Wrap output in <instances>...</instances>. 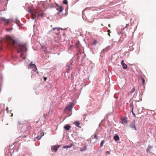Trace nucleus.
<instances>
[{
  "label": "nucleus",
  "instance_id": "11",
  "mask_svg": "<svg viewBox=\"0 0 156 156\" xmlns=\"http://www.w3.org/2000/svg\"><path fill=\"white\" fill-rule=\"evenodd\" d=\"M58 149V147H57L56 146H53L52 147L51 149L52 151H53L55 152H56Z\"/></svg>",
  "mask_w": 156,
  "mask_h": 156
},
{
  "label": "nucleus",
  "instance_id": "9",
  "mask_svg": "<svg viewBox=\"0 0 156 156\" xmlns=\"http://www.w3.org/2000/svg\"><path fill=\"white\" fill-rule=\"evenodd\" d=\"M63 7L61 6H60L56 8L57 10L59 12H59H62L63 10Z\"/></svg>",
  "mask_w": 156,
  "mask_h": 156
},
{
  "label": "nucleus",
  "instance_id": "29",
  "mask_svg": "<svg viewBox=\"0 0 156 156\" xmlns=\"http://www.w3.org/2000/svg\"><path fill=\"white\" fill-rule=\"evenodd\" d=\"M6 111H7V112H9V108H8V107H7L6 108Z\"/></svg>",
  "mask_w": 156,
  "mask_h": 156
},
{
  "label": "nucleus",
  "instance_id": "37",
  "mask_svg": "<svg viewBox=\"0 0 156 156\" xmlns=\"http://www.w3.org/2000/svg\"><path fill=\"white\" fill-rule=\"evenodd\" d=\"M55 5H57V4H56V3H55Z\"/></svg>",
  "mask_w": 156,
  "mask_h": 156
},
{
  "label": "nucleus",
  "instance_id": "12",
  "mask_svg": "<svg viewBox=\"0 0 156 156\" xmlns=\"http://www.w3.org/2000/svg\"><path fill=\"white\" fill-rule=\"evenodd\" d=\"M55 41L56 42L58 43L59 41V38L58 37H55Z\"/></svg>",
  "mask_w": 156,
  "mask_h": 156
},
{
  "label": "nucleus",
  "instance_id": "38",
  "mask_svg": "<svg viewBox=\"0 0 156 156\" xmlns=\"http://www.w3.org/2000/svg\"><path fill=\"white\" fill-rule=\"evenodd\" d=\"M55 6H54V7H55ZM51 7H54V6H51Z\"/></svg>",
  "mask_w": 156,
  "mask_h": 156
},
{
  "label": "nucleus",
  "instance_id": "36",
  "mask_svg": "<svg viewBox=\"0 0 156 156\" xmlns=\"http://www.w3.org/2000/svg\"><path fill=\"white\" fill-rule=\"evenodd\" d=\"M84 10H83V12H82V13H83V12H84Z\"/></svg>",
  "mask_w": 156,
  "mask_h": 156
},
{
  "label": "nucleus",
  "instance_id": "3",
  "mask_svg": "<svg viewBox=\"0 0 156 156\" xmlns=\"http://www.w3.org/2000/svg\"><path fill=\"white\" fill-rule=\"evenodd\" d=\"M9 19H6L4 18L1 17L0 18V23L2 22H4L5 24L8 25L9 23Z\"/></svg>",
  "mask_w": 156,
  "mask_h": 156
},
{
  "label": "nucleus",
  "instance_id": "39",
  "mask_svg": "<svg viewBox=\"0 0 156 156\" xmlns=\"http://www.w3.org/2000/svg\"><path fill=\"white\" fill-rule=\"evenodd\" d=\"M108 26H109V27H110V25L109 24Z\"/></svg>",
  "mask_w": 156,
  "mask_h": 156
},
{
  "label": "nucleus",
  "instance_id": "4",
  "mask_svg": "<svg viewBox=\"0 0 156 156\" xmlns=\"http://www.w3.org/2000/svg\"><path fill=\"white\" fill-rule=\"evenodd\" d=\"M28 67L29 69H33L32 70V71H36L37 70L36 66L34 64L32 63L28 65Z\"/></svg>",
  "mask_w": 156,
  "mask_h": 156
},
{
  "label": "nucleus",
  "instance_id": "16",
  "mask_svg": "<svg viewBox=\"0 0 156 156\" xmlns=\"http://www.w3.org/2000/svg\"><path fill=\"white\" fill-rule=\"evenodd\" d=\"M130 107L132 109V111L131 112H133V103L132 102L130 104Z\"/></svg>",
  "mask_w": 156,
  "mask_h": 156
},
{
  "label": "nucleus",
  "instance_id": "10",
  "mask_svg": "<svg viewBox=\"0 0 156 156\" xmlns=\"http://www.w3.org/2000/svg\"><path fill=\"white\" fill-rule=\"evenodd\" d=\"M74 124H75L76 126L80 128V123L79 122L75 121L74 122Z\"/></svg>",
  "mask_w": 156,
  "mask_h": 156
},
{
  "label": "nucleus",
  "instance_id": "25",
  "mask_svg": "<svg viewBox=\"0 0 156 156\" xmlns=\"http://www.w3.org/2000/svg\"><path fill=\"white\" fill-rule=\"evenodd\" d=\"M104 140H103L101 143H100V146H101V147H102V146H103V144H104Z\"/></svg>",
  "mask_w": 156,
  "mask_h": 156
},
{
  "label": "nucleus",
  "instance_id": "15",
  "mask_svg": "<svg viewBox=\"0 0 156 156\" xmlns=\"http://www.w3.org/2000/svg\"><path fill=\"white\" fill-rule=\"evenodd\" d=\"M87 147L86 145H85L83 147L81 148L80 151H85L87 149Z\"/></svg>",
  "mask_w": 156,
  "mask_h": 156
},
{
  "label": "nucleus",
  "instance_id": "34",
  "mask_svg": "<svg viewBox=\"0 0 156 156\" xmlns=\"http://www.w3.org/2000/svg\"><path fill=\"white\" fill-rule=\"evenodd\" d=\"M93 20H92L91 21H90V20H87V21L88 22H92L93 21Z\"/></svg>",
  "mask_w": 156,
  "mask_h": 156
},
{
  "label": "nucleus",
  "instance_id": "2",
  "mask_svg": "<svg viewBox=\"0 0 156 156\" xmlns=\"http://www.w3.org/2000/svg\"><path fill=\"white\" fill-rule=\"evenodd\" d=\"M30 12L32 16V19H34L35 18H33V16H35V17H38L39 14L38 13V12H37V11L35 9L33 10H30Z\"/></svg>",
  "mask_w": 156,
  "mask_h": 156
},
{
  "label": "nucleus",
  "instance_id": "6",
  "mask_svg": "<svg viewBox=\"0 0 156 156\" xmlns=\"http://www.w3.org/2000/svg\"><path fill=\"white\" fill-rule=\"evenodd\" d=\"M124 62V60H122L121 61V64L124 69H126L127 68V66Z\"/></svg>",
  "mask_w": 156,
  "mask_h": 156
},
{
  "label": "nucleus",
  "instance_id": "7",
  "mask_svg": "<svg viewBox=\"0 0 156 156\" xmlns=\"http://www.w3.org/2000/svg\"><path fill=\"white\" fill-rule=\"evenodd\" d=\"M129 127L131 128H134L135 130H136V129L135 126V124L133 123H131L129 125Z\"/></svg>",
  "mask_w": 156,
  "mask_h": 156
},
{
  "label": "nucleus",
  "instance_id": "31",
  "mask_svg": "<svg viewBox=\"0 0 156 156\" xmlns=\"http://www.w3.org/2000/svg\"><path fill=\"white\" fill-rule=\"evenodd\" d=\"M110 30H108V32L109 33V34H108V35L109 36H110V34H109V33H110Z\"/></svg>",
  "mask_w": 156,
  "mask_h": 156
},
{
  "label": "nucleus",
  "instance_id": "17",
  "mask_svg": "<svg viewBox=\"0 0 156 156\" xmlns=\"http://www.w3.org/2000/svg\"><path fill=\"white\" fill-rule=\"evenodd\" d=\"M71 67V64H70L69 66H68V68H67V73H69V71L71 69L70 67Z\"/></svg>",
  "mask_w": 156,
  "mask_h": 156
},
{
  "label": "nucleus",
  "instance_id": "32",
  "mask_svg": "<svg viewBox=\"0 0 156 156\" xmlns=\"http://www.w3.org/2000/svg\"><path fill=\"white\" fill-rule=\"evenodd\" d=\"M44 80L45 81H46L47 80V78L46 77H44Z\"/></svg>",
  "mask_w": 156,
  "mask_h": 156
},
{
  "label": "nucleus",
  "instance_id": "23",
  "mask_svg": "<svg viewBox=\"0 0 156 156\" xmlns=\"http://www.w3.org/2000/svg\"><path fill=\"white\" fill-rule=\"evenodd\" d=\"M71 147V146H70V145L66 146H64V148H70Z\"/></svg>",
  "mask_w": 156,
  "mask_h": 156
},
{
  "label": "nucleus",
  "instance_id": "19",
  "mask_svg": "<svg viewBox=\"0 0 156 156\" xmlns=\"http://www.w3.org/2000/svg\"><path fill=\"white\" fill-rule=\"evenodd\" d=\"M42 137L41 136H40V135H38L36 138L37 140H39L41 139Z\"/></svg>",
  "mask_w": 156,
  "mask_h": 156
},
{
  "label": "nucleus",
  "instance_id": "27",
  "mask_svg": "<svg viewBox=\"0 0 156 156\" xmlns=\"http://www.w3.org/2000/svg\"><path fill=\"white\" fill-rule=\"evenodd\" d=\"M96 43H97V41H96V40H94V42L93 43V44L96 45Z\"/></svg>",
  "mask_w": 156,
  "mask_h": 156
},
{
  "label": "nucleus",
  "instance_id": "1",
  "mask_svg": "<svg viewBox=\"0 0 156 156\" xmlns=\"http://www.w3.org/2000/svg\"><path fill=\"white\" fill-rule=\"evenodd\" d=\"M8 45L11 46L12 48H16L17 50V53H20V57L23 59L26 58L24 52L27 51V48L25 45L19 44L17 46L15 45L16 41L12 39L10 37H7Z\"/></svg>",
  "mask_w": 156,
  "mask_h": 156
},
{
  "label": "nucleus",
  "instance_id": "28",
  "mask_svg": "<svg viewBox=\"0 0 156 156\" xmlns=\"http://www.w3.org/2000/svg\"><path fill=\"white\" fill-rule=\"evenodd\" d=\"M143 83L144 84L145 83V80L144 78H142L141 79Z\"/></svg>",
  "mask_w": 156,
  "mask_h": 156
},
{
  "label": "nucleus",
  "instance_id": "13",
  "mask_svg": "<svg viewBox=\"0 0 156 156\" xmlns=\"http://www.w3.org/2000/svg\"><path fill=\"white\" fill-rule=\"evenodd\" d=\"M70 126L69 125H67L65 126L64 128L66 130H69L70 129Z\"/></svg>",
  "mask_w": 156,
  "mask_h": 156
},
{
  "label": "nucleus",
  "instance_id": "30",
  "mask_svg": "<svg viewBox=\"0 0 156 156\" xmlns=\"http://www.w3.org/2000/svg\"><path fill=\"white\" fill-rule=\"evenodd\" d=\"M128 25H129V24H126V27L123 29V30H124V29L126 28V27Z\"/></svg>",
  "mask_w": 156,
  "mask_h": 156
},
{
  "label": "nucleus",
  "instance_id": "22",
  "mask_svg": "<svg viewBox=\"0 0 156 156\" xmlns=\"http://www.w3.org/2000/svg\"><path fill=\"white\" fill-rule=\"evenodd\" d=\"M60 28L59 27H55L52 28L53 30H60Z\"/></svg>",
  "mask_w": 156,
  "mask_h": 156
},
{
  "label": "nucleus",
  "instance_id": "26",
  "mask_svg": "<svg viewBox=\"0 0 156 156\" xmlns=\"http://www.w3.org/2000/svg\"><path fill=\"white\" fill-rule=\"evenodd\" d=\"M105 154L106 155L108 154H110V152L109 151H106L105 152Z\"/></svg>",
  "mask_w": 156,
  "mask_h": 156
},
{
  "label": "nucleus",
  "instance_id": "24",
  "mask_svg": "<svg viewBox=\"0 0 156 156\" xmlns=\"http://www.w3.org/2000/svg\"><path fill=\"white\" fill-rule=\"evenodd\" d=\"M63 3L65 4H67L68 1L67 0H64L63 1Z\"/></svg>",
  "mask_w": 156,
  "mask_h": 156
},
{
  "label": "nucleus",
  "instance_id": "21",
  "mask_svg": "<svg viewBox=\"0 0 156 156\" xmlns=\"http://www.w3.org/2000/svg\"><path fill=\"white\" fill-rule=\"evenodd\" d=\"M151 146L150 145H149L148 146L147 149V151H150L151 149Z\"/></svg>",
  "mask_w": 156,
  "mask_h": 156
},
{
  "label": "nucleus",
  "instance_id": "20",
  "mask_svg": "<svg viewBox=\"0 0 156 156\" xmlns=\"http://www.w3.org/2000/svg\"><path fill=\"white\" fill-rule=\"evenodd\" d=\"M135 87H133V88L132 89V90H131V91L129 93H132L135 90Z\"/></svg>",
  "mask_w": 156,
  "mask_h": 156
},
{
  "label": "nucleus",
  "instance_id": "35",
  "mask_svg": "<svg viewBox=\"0 0 156 156\" xmlns=\"http://www.w3.org/2000/svg\"><path fill=\"white\" fill-rule=\"evenodd\" d=\"M132 113V114H133V115H134L135 116V114H134V113L133 112V111L132 112H131Z\"/></svg>",
  "mask_w": 156,
  "mask_h": 156
},
{
  "label": "nucleus",
  "instance_id": "5",
  "mask_svg": "<svg viewBox=\"0 0 156 156\" xmlns=\"http://www.w3.org/2000/svg\"><path fill=\"white\" fill-rule=\"evenodd\" d=\"M74 104L72 103H70L68 106L66 107L65 108L66 110H68L71 111L72 108L73 107Z\"/></svg>",
  "mask_w": 156,
  "mask_h": 156
},
{
  "label": "nucleus",
  "instance_id": "33",
  "mask_svg": "<svg viewBox=\"0 0 156 156\" xmlns=\"http://www.w3.org/2000/svg\"><path fill=\"white\" fill-rule=\"evenodd\" d=\"M94 137L96 139H97V136L96 135H94Z\"/></svg>",
  "mask_w": 156,
  "mask_h": 156
},
{
  "label": "nucleus",
  "instance_id": "8",
  "mask_svg": "<svg viewBox=\"0 0 156 156\" xmlns=\"http://www.w3.org/2000/svg\"><path fill=\"white\" fill-rule=\"evenodd\" d=\"M127 121L125 118H123L122 119L121 123L122 124L125 125L127 123Z\"/></svg>",
  "mask_w": 156,
  "mask_h": 156
},
{
  "label": "nucleus",
  "instance_id": "14",
  "mask_svg": "<svg viewBox=\"0 0 156 156\" xmlns=\"http://www.w3.org/2000/svg\"><path fill=\"white\" fill-rule=\"evenodd\" d=\"M114 139L115 141H117L119 140V137L118 135H115L114 136Z\"/></svg>",
  "mask_w": 156,
  "mask_h": 156
},
{
  "label": "nucleus",
  "instance_id": "18",
  "mask_svg": "<svg viewBox=\"0 0 156 156\" xmlns=\"http://www.w3.org/2000/svg\"><path fill=\"white\" fill-rule=\"evenodd\" d=\"M38 135H40V136H41L42 137L44 136V134L43 131H41L38 132Z\"/></svg>",
  "mask_w": 156,
  "mask_h": 156
}]
</instances>
